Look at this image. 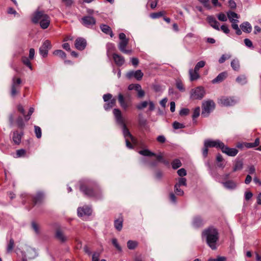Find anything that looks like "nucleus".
Here are the masks:
<instances>
[{
  "label": "nucleus",
  "mask_w": 261,
  "mask_h": 261,
  "mask_svg": "<svg viewBox=\"0 0 261 261\" xmlns=\"http://www.w3.org/2000/svg\"><path fill=\"white\" fill-rule=\"evenodd\" d=\"M202 238L205 240L208 246L213 250L217 248V243L219 239L217 230L214 227L204 229L202 233Z\"/></svg>",
  "instance_id": "1"
},
{
  "label": "nucleus",
  "mask_w": 261,
  "mask_h": 261,
  "mask_svg": "<svg viewBox=\"0 0 261 261\" xmlns=\"http://www.w3.org/2000/svg\"><path fill=\"white\" fill-rule=\"evenodd\" d=\"M113 114L115 116L117 123L122 127L123 134L125 140L126 147L129 149L133 148V146L129 140V138L132 137V135L126 127V125L124 122V119L122 116L121 111L118 109H114L113 110Z\"/></svg>",
  "instance_id": "2"
},
{
  "label": "nucleus",
  "mask_w": 261,
  "mask_h": 261,
  "mask_svg": "<svg viewBox=\"0 0 261 261\" xmlns=\"http://www.w3.org/2000/svg\"><path fill=\"white\" fill-rule=\"evenodd\" d=\"M32 21L34 23L39 22L42 29H47L50 24V19L48 15L42 11H36L32 17Z\"/></svg>",
  "instance_id": "3"
},
{
  "label": "nucleus",
  "mask_w": 261,
  "mask_h": 261,
  "mask_svg": "<svg viewBox=\"0 0 261 261\" xmlns=\"http://www.w3.org/2000/svg\"><path fill=\"white\" fill-rule=\"evenodd\" d=\"M22 261L34 259L38 255L36 250L31 246L25 245L21 251Z\"/></svg>",
  "instance_id": "4"
},
{
  "label": "nucleus",
  "mask_w": 261,
  "mask_h": 261,
  "mask_svg": "<svg viewBox=\"0 0 261 261\" xmlns=\"http://www.w3.org/2000/svg\"><path fill=\"white\" fill-rule=\"evenodd\" d=\"M215 104L212 100L204 101L202 105L201 115L204 117H207L210 113L215 109Z\"/></svg>",
  "instance_id": "5"
},
{
  "label": "nucleus",
  "mask_w": 261,
  "mask_h": 261,
  "mask_svg": "<svg viewBox=\"0 0 261 261\" xmlns=\"http://www.w3.org/2000/svg\"><path fill=\"white\" fill-rule=\"evenodd\" d=\"M103 99L104 101L106 102L103 106L105 110L106 111L110 110L116 105V99L113 98V96L111 94L108 93L104 94Z\"/></svg>",
  "instance_id": "6"
},
{
  "label": "nucleus",
  "mask_w": 261,
  "mask_h": 261,
  "mask_svg": "<svg viewBox=\"0 0 261 261\" xmlns=\"http://www.w3.org/2000/svg\"><path fill=\"white\" fill-rule=\"evenodd\" d=\"M205 93L204 88L199 86L191 90L190 97L193 99H201L204 97Z\"/></svg>",
  "instance_id": "7"
},
{
  "label": "nucleus",
  "mask_w": 261,
  "mask_h": 261,
  "mask_svg": "<svg viewBox=\"0 0 261 261\" xmlns=\"http://www.w3.org/2000/svg\"><path fill=\"white\" fill-rule=\"evenodd\" d=\"M21 80L20 78L14 77L12 79V84L11 86V95L14 97L19 93L20 89V84Z\"/></svg>",
  "instance_id": "8"
},
{
  "label": "nucleus",
  "mask_w": 261,
  "mask_h": 261,
  "mask_svg": "<svg viewBox=\"0 0 261 261\" xmlns=\"http://www.w3.org/2000/svg\"><path fill=\"white\" fill-rule=\"evenodd\" d=\"M80 190L85 195L89 197H95L96 198L101 197V193H97L96 191L87 187L84 185H81Z\"/></svg>",
  "instance_id": "9"
},
{
  "label": "nucleus",
  "mask_w": 261,
  "mask_h": 261,
  "mask_svg": "<svg viewBox=\"0 0 261 261\" xmlns=\"http://www.w3.org/2000/svg\"><path fill=\"white\" fill-rule=\"evenodd\" d=\"M22 198H26L27 200H32L34 204L38 203L41 201L43 198V194L41 192H38L36 196H33L31 195L23 193L21 195Z\"/></svg>",
  "instance_id": "10"
},
{
  "label": "nucleus",
  "mask_w": 261,
  "mask_h": 261,
  "mask_svg": "<svg viewBox=\"0 0 261 261\" xmlns=\"http://www.w3.org/2000/svg\"><path fill=\"white\" fill-rule=\"evenodd\" d=\"M237 102V100L233 97L223 96L218 99V103L225 107L232 106L234 105Z\"/></svg>",
  "instance_id": "11"
},
{
  "label": "nucleus",
  "mask_w": 261,
  "mask_h": 261,
  "mask_svg": "<svg viewBox=\"0 0 261 261\" xmlns=\"http://www.w3.org/2000/svg\"><path fill=\"white\" fill-rule=\"evenodd\" d=\"M50 42L46 40L44 41L42 45L39 48V53L43 57H46L48 55V50L51 48Z\"/></svg>",
  "instance_id": "12"
},
{
  "label": "nucleus",
  "mask_w": 261,
  "mask_h": 261,
  "mask_svg": "<svg viewBox=\"0 0 261 261\" xmlns=\"http://www.w3.org/2000/svg\"><path fill=\"white\" fill-rule=\"evenodd\" d=\"M81 22L86 27L91 28L95 24L96 20L93 17L88 15L82 17L81 19Z\"/></svg>",
  "instance_id": "13"
},
{
  "label": "nucleus",
  "mask_w": 261,
  "mask_h": 261,
  "mask_svg": "<svg viewBox=\"0 0 261 261\" xmlns=\"http://www.w3.org/2000/svg\"><path fill=\"white\" fill-rule=\"evenodd\" d=\"M204 145L205 147H216L221 149L223 145V143L219 140H206L204 141Z\"/></svg>",
  "instance_id": "14"
},
{
  "label": "nucleus",
  "mask_w": 261,
  "mask_h": 261,
  "mask_svg": "<svg viewBox=\"0 0 261 261\" xmlns=\"http://www.w3.org/2000/svg\"><path fill=\"white\" fill-rule=\"evenodd\" d=\"M92 213V209L89 206H84L77 208V215L80 217L89 216Z\"/></svg>",
  "instance_id": "15"
},
{
  "label": "nucleus",
  "mask_w": 261,
  "mask_h": 261,
  "mask_svg": "<svg viewBox=\"0 0 261 261\" xmlns=\"http://www.w3.org/2000/svg\"><path fill=\"white\" fill-rule=\"evenodd\" d=\"M223 146H222L221 150L222 152L230 156H234L238 153V150L234 148H229L225 146L223 143Z\"/></svg>",
  "instance_id": "16"
},
{
  "label": "nucleus",
  "mask_w": 261,
  "mask_h": 261,
  "mask_svg": "<svg viewBox=\"0 0 261 261\" xmlns=\"http://www.w3.org/2000/svg\"><path fill=\"white\" fill-rule=\"evenodd\" d=\"M128 43V40H120L118 44V48L119 50L123 53L125 54H130L132 53V49H126L125 48Z\"/></svg>",
  "instance_id": "17"
},
{
  "label": "nucleus",
  "mask_w": 261,
  "mask_h": 261,
  "mask_svg": "<svg viewBox=\"0 0 261 261\" xmlns=\"http://www.w3.org/2000/svg\"><path fill=\"white\" fill-rule=\"evenodd\" d=\"M86 41L83 38H78L75 41V47L80 50H83L86 46Z\"/></svg>",
  "instance_id": "18"
},
{
  "label": "nucleus",
  "mask_w": 261,
  "mask_h": 261,
  "mask_svg": "<svg viewBox=\"0 0 261 261\" xmlns=\"http://www.w3.org/2000/svg\"><path fill=\"white\" fill-rule=\"evenodd\" d=\"M206 20L212 28L216 30H220L219 23L214 16H207Z\"/></svg>",
  "instance_id": "19"
},
{
  "label": "nucleus",
  "mask_w": 261,
  "mask_h": 261,
  "mask_svg": "<svg viewBox=\"0 0 261 261\" xmlns=\"http://www.w3.org/2000/svg\"><path fill=\"white\" fill-rule=\"evenodd\" d=\"M113 58L115 64L118 66H121L124 63L125 59L124 57L121 55L117 54H113Z\"/></svg>",
  "instance_id": "20"
},
{
  "label": "nucleus",
  "mask_w": 261,
  "mask_h": 261,
  "mask_svg": "<svg viewBox=\"0 0 261 261\" xmlns=\"http://www.w3.org/2000/svg\"><path fill=\"white\" fill-rule=\"evenodd\" d=\"M227 73L226 72H223L218 75V76L213 79L212 81L213 84L219 83L224 81L227 77Z\"/></svg>",
  "instance_id": "21"
},
{
  "label": "nucleus",
  "mask_w": 261,
  "mask_h": 261,
  "mask_svg": "<svg viewBox=\"0 0 261 261\" xmlns=\"http://www.w3.org/2000/svg\"><path fill=\"white\" fill-rule=\"evenodd\" d=\"M23 135V133H19L17 131H15L13 132V135L12 137V139L13 142L17 145H18L20 143L21 141V138Z\"/></svg>",
  "instance_id": "22"
},
{
  "label": "nucleus",
  "mask_w": 261,
  "mask_h": 261,
  "mask_svg": "<svg viewBox=\"0 0 261 261\" xmlns=\"http://www.w3.org/2000/svg\"><path fill=\"white\" fill-rule=\"evenodd\" d=\"M223 186L227 189L233 190L237 187V184L232 180H227L225 182H222Z\"/></svg>",
  "instance_id": "23"
},
{
  "label": "nucleus",
  "mask_w": 261,
  "mask_h": 261,
  "mask_svg": "<svg viewBox=\"0 0 261 261\" xmlns=\"http://www.w3.org/2000/svg\"><path fill=\"white\" fill-rule=\"evenodd\" d=\"M241 30L246 33H250L252 31L251 25L247 21L244 22L240 25Z\"/></svg>",
  "instance_id": "24"
},
{
  "label": "nucleus",
  "mask_w": 261,
  "mask_h": 261,
  "mask_svg": "<svg viewBox=\"0 0 261 261\" xmlns=\"http://www.w3.org/2000/svg\"><path fill=\"white\" fill-rule=\"evenodd\" d=\"M190 80L191 81L197 80L200 77V75L197 71L190 69L189 70Z\"/></svg>",
  "instance_id": "25"
},
{
  "label": "nucleus",
  "mask_w": 261,
  "mask_h": 261,
  "mask_svg": "<svg viewBox=\"0 0 261 261\" xmlns=\"http://www.w3.org/2000/svg\"><path fill=\"white\" fill-rule=\"evenodd\" d=\"M118 100L120 103V106L124 110L127 109L128 105L124 100L123 95L121 93H119L118 95Z\"/></svg>",
  "instance_id": "26"
},
{
  "label": "nucleus",
  "mask_w": 261,
  "mask_h": 261,
  "mask_svg": "<svg viewBox=\"0 0 261 261\" xmlns=\"http://www.w3.org/2000/svg\"><path fill=\"white\" fill-rule=\"evenodd\" d=\"M192 224L194 227H199L203 225V221L200 217H195L193 219Z\"/></svg>",
  "instance_id": "27"
},
{
  "label": "nucleus",
  "mask_w": 261,
  "mask_h": 261,
  "mask_svg": "<svg viewBox=\"0 0 261 261\" xmlns=\"http://www.w3.org/2000/svg\"><path fill=\"white\" fill-rule=\"evenodd\" d=\"M123 225V218L122 217H119L118 219H116L114 221V226L115 228L118 230L120 231L122 229Z\"/></svg>",
  "instance_id": "28"
},
{
  "label": "nucleus",
  "mask_w": 261,
  "mask_h": 261,
  "mask_svg": "<svg viewBox=\"0 0 261 261\" xmlns=\"http://www.w3.org/2000/svg\"><path fill=\"white\" fill-rule=\"evenodd\" d=\"M56 237L61 242H65L67 238L60 230L58 229L56 231Z\"/></svg>",
  "instance_id": "29"
},
{
  "label": "nucleus",
  "mask_w": 261,
  "mask_h": 261,
  "mask_svg": "<svg viewBox=\"0 0 261 261\" xmlns=\"http://www.w3.org/2000/svg\"><path fill=\"white\" fill-rule=\"evenodd\" d=\"M227 17L230 21L232 22L238 20L237 19L239 18V15L234 12L229 11L227 12Z\"/></svg>",
  "instance_id": "30"
},
{
  "label": "nucleus",
  "mask_w": 261,
  "mask_h": 261,
  "mask_svg": "<svg viewBox=\"0 0 261 261\" xmlns=\"http://www.w3.org/2000/svg\"><path fill=\"white\" fill-rule=\"evenodd\" d=\"M100 29L103 33L107 34H110L111 37H113V32L110 27L106 24H102L100 25Z\"/></svg>",
  "instance_id": "31"
},
{
  "label": "nucleus",
  "mask_w": 261,
  "mask_h": 261,
  "mask_svg": "<svg viewBox=\"0 0 261 261\" xmlns=\"http://www.w3.org/2000/svg\"><path fill=\"white\" fill-rule=\"evenodd\" d=\"M231 67L234 70L238 71L240 68L239 61L237 59H234L231 62Z\"/></svg>",
  "instance_id": "32"
},
{
  "label": "nucleus",
  "mask_w": 261,
  "mask_h": 261,
  "mask_svg": "<svg viewBox=\"0 0 261 261\" xmlns=\"http://www.w3.org/2000/svg\"><path fill=\"white\" fill-rule=\"evenodd\" d=\"M243 163L241 160H237L234 163L233 171H236L237 170H240L243 168Z\"/></svg>",
  "instance_id": "33"
},
{
  "label": "nucleus",
  "mask_w": 261,
  "mask_h": 261,
  "mask_svg": "<svg viewBox=\"0 0 261 261\" xmlns=\"http://www.w3.org/2000/svg\"><path fill=\"white\" fill-rule=\"evenodd\" d=\"M187 186V179L186 178L181 177L178 179V181L175 185L176 187H180L181 186Z\"/></svg>",
  "instance_id": "34"
},
{
  "label": "nucleus",
  "mask_w": 261,
  "mask_h": 261,
  "mask_svg": "<svg viewBox=\"0 0 261 261\" xmlns=\"http://www.w3.org/2000/svg\"><path fill=\"white\" fill-rule=\"evenodd\" d=\"M236 81L241 85H244L247 83V80L246 77L244 75H241L237 77Z\"/></svg>",
  "instance_id": "35"
},
{
  "label": "nucleus",
  "mask_w": 261,
  "mask_h": 261,
  "mask_svg": "<svg viewBox=\"0 0 261 261\" xmlns=\"http://www.w3.org/2000/svg\"><path fill=\"white\" fill-rule=\"evenodd\" d=\"M29 59V58L23 56L22 57L21 61L25 65L28 67L31 70H32V66Z\"/></svg>",
  "instance_id": "36"
},
{
  "label": "nucleus",
  "mask_w": 261,
  "mask_h": 261,
  "mask_svg": "<svg viewBox=\"0 0 261 261\" xmlns=\"http://www.w3.org/2000/svg\"><path fill=\"white\" fill-rule=\"evenodd\" d=\"M139 153L144 156H154L155 155V154L148 149H144L139 151Z\"/></svg>",
  "instance_id": "37"
},
{
  "label": "nucleus",
  "mask_w": 261,
  "mask_h": 261,
  "mask_svg": "<svg viewBox=\"0 0 261 261\" xmlns=\"http://www.w3.org/2000/svg\"><path fill=\"white\" fill-rule=\"evenodd\" d=\"M138 245V243L136 241L129 240L127 243V246L129 249H134Z\"/></svg>",
  "instance_id": "38"
},
{
  "label": "nucleus",
  "mask_w": 261,
  "mask_h": 261,
  "mask_svg": "<svg viewBox=\"0 0 261 261\" xmlns=\"http://www.w3.org/2000/svg\"><path fill=\"white\" fill-rule=\"evenodd\" d=\"M54 55L60 57L63 59L66 57V54L62 50H56L53 53Z\"/></svg>",
  "instance_id": "39"
},
{
  "label": "nucleus",
  "mask_w": 261,
  "mask_h": 261,
  "mask_svg": "<svg viewBox=\"0 0 261 261\" xmlns=\"http://www.w3.org/2000/svg\"><path fill=\"white\" fill-rule=\"evenodd\" d=\"M14 246V240L11 239H10L9 243H8L7 247V252L8 253H10L12 252V251L13 249Z\"/></svg>",
  "instance_id": "40"
},
{
  "label": "nucleus",
  "mask_w": 261,
  "mask_h": 261,
  "mask_svg": "<svg viewBox=\"0 0 261 261\" xmlns=\"http://www.w3.org/2000/svg\"><path fill=\"white\" fill-rule=\"evenodd\" d=\"M143 76V73L142 72L141 70H138L134 71V77L137 80H141Z\"/></svg>",
  "instance_id": "41"
},
{
  "label": "nucleus",
  "mask_w": 261,
  "mask_h": 261,
  "mask_svg": "<svg viewBox=\"0 0 261 261\" xmlns=\"http://www.w3.org/2000/svg\"><path fill=\"white\" fill-rule=\"evenodd\" d=\"M181 166V163L178 159L174 160L172 163V168L174 169H177Z\"/></svg>",
  "instance_id": "42"
},
{
  "label": "nucleus",
  "mask_w": 261,
  "mask_h": 261,
  "mask_svg": "<svg viewBox=\"0 0 261 261\" xmlns=\"http://www.w3.org/2000/svg\"><path fill=\"white\" fill-rule=\"evenodd\" d=\"M205 65V62L204 61H200L198 62L195 65L194 69L198 72L200 68L203 67Z\"/></svg>",
  "instance_id": "43"
},
{
  "label": "nucleus",
  "mask_w": 261,
  "mask_h": 261,
  "mask_svg": "<svg viewBox=\"0 0 261 261\" xmlns=\"http://www.w3.org/2000/svg\"><path fill=\"white\" fill-rule=\"evenodd\" d=\"M35 133L36 136L37 138H40L41 137L42 133L41 128L38 126H35Z\"/></svg>",
  "instance_id": "44"
},
{
  "label": "nucleus",
  "mask_w": 261,
  "mask_h": 261,
  "mask_svg": "<svg viewBox=\"0 0 261 261\" xmlns=\"http://www.w3.org/2000/svg\"><path fill=\"white\" fill-rule=\"evenodd\" d=\"M230 57L231 55L229 54H224L219 59V62L220 63H223L226 60L229 59L230 58Z\"/></svg>",
  "instance_id": "45"
},
{
  "label": "nucleus",
  "mask_w": 261,
  "mask_h": 261,
  "mask_svg": "<svg viewBox=\"0 0 261 261\" xmlns=\"http://www.w3.org/2000/svg\"><path fill=\"white\" fill-rule=\"evenodd\" d=\"M164 14L163 12H159L150 14V16L152 19H156L162 16Z\"/></svg>",
  "instance_id": "46"
},
{
  "label": "nucleus",
  "mask_w": 261,
  "mask_h": 261,
  "mask_svg": "<svg viewBox=\"0 0 261 261\" xmlns=\"http://www.w3.org/2000/svg\"><path fill=\"white\" fill-rule=\"evenodd\" d=\"M200 112V109L199 107L196 108L193 111V114L192 115V118L193 119L197 118L199 115Z\"/></svg>",
  "instance_id": "47"
},
{
  "label": "nucleus",
  "mask_w": 261,
  "mask_h": 261,
  "mask_svg": "<svg viewBox=\"0 0 261 261\" xmlns=\"http://www.w3.org/2000/svg\"><path fill=\"white\" fill-rule=\"evenodd\" d=\"M16 123H17V126L19 128H23L24 127V123L23 122L22 117H19L16 120Z\"/></svg>",
  "instance_id": "48"
},
{
  "label": "nucleus",
  "mask_w": 261,
  "mask_h": 261,
  "mask_svg": "<svg viewBox=\"0 0 261 261\" xmlns=\"http://www.w3.org/2000/svg\"><path fill=\"white\" fill-rule=\"evenodd\" d=\"M32 229L34 230L36 234L39 233V227L38 225L35 222H32L31 224Z\"/></svg>",
  "instance_id": "49"
},
{
  "label": "nucleus",
  "mask_w": 261,
  "mask_h": 261,
  "mask_svg": "<svg viewBox=\"0 0 261 261\" xmlns=\"http://www.w3.org/2000/svg\"><path fill=\"white\" fill-rule=\"evenodd\" d=\"M112 242L113 245L116 247V248L118 250H119V251H122V248H121V246L118 243V242H117V240L116 239H115V238L113 239L112 240Z\"/></svg>",
  "instance_id": "50"
},
{
  "label": "nucleus",
  "mask_w": 261,
  "mask_h": 261,
  "mask_svg": "<svg viewBox=\"0 0 261 261\" xmlns=\"http://www.w3.org/2000/svg\"><path fill=\"white\" fill-rule=\"evenodd\" d=\"M173 127L174 129H177L179 128H184L185 125L182 123H180L178 122L175 121L173 123Z\"/></svg>",
  "instance_id": "51"
},
{
  "label": "nucleus",
  "mask_w": 261,
  "mask_h": 261,
  "mask_svg": "<svg viewBox=\"0 0 261 261\" xmlns=\"http://www.w3.org/2000/svg\"><path fill=\"white\" fill-rule=\"evenodd\" d=\"M148 102L146 101H144L137 106V108L139 110H142L147 107Z\"/></svg>",
  "instance_id": "52"
},
{
  "label": "nucleus",
  "mask_w": 261,
  "mask_h": 261,
  "mask_svg": "<svg viewBox=\"0 0 261 261\" xmlns=\"http://www.w3.org/2000/svg\"><path fill=\"white\" fill-rule=\"evenodd\" d=\"M174 192L178 196H182L184 194V192L182 190H181L180 187H176L174 186Z\"/></svg>",
  "instance_id": "53"
},
{
  "label": "nucleus",
  "mask_w": 261,
  "mask_h": 261,
  "mask_svg": "<svg viewBox=\"0 0 261 261\" xmlns=\"http://www.w3.org/2000/svg\"><path fill=\"white\" fill-rule=\"evenodd\" d=\"M226 258L224 256H218L216 258H210L207 261H226Z\"/></svg>",
  "instance_id": "54"
},
{
  "label": "nucleus",
  "mask_w": 261,
  "mask_h": 261,
  "mask_svg": "<svg viewBox=\"0 0 261 261\" xmlns=\"http://www.w3.org/2000/svg\"><path fill=\"white\" fill-rule=\"evenodd\" d=\"M139 84H130L128 86V89L129 90H137L140 88Z\"/></svg>",
  "instance_id": "55"
},
{
  "label": "nucleus",
  "mask_w": 261,
  "mask_h": 261,
  "mask_svg": "<svg viewBox=\"0 0 261 261\" xmlns=\"http://www.w3.org/2000/svg\"><path fill=\"white\" fill-rule=\"evenodd\" d=\"M34 111V109L33 108H30L28 115H24L25 120L26 121H28L30 119L31 116L32 115V114H33Z\"/></svg>",
  "instance_id": "56"
},
{
  "label": "nucleus",
  "mask_w": 261,
  "mask_h": 261,
  "mask_svg": "<svg viewBox=\"0 0 261 261\" xmlns=\"http://www.w3.org/2000/svg\"><path fill=\"white\" fill-rule=\"evenodd\" d=\"M244 43L247 47L249 48H253L252 42L250 39L248 38L245 39Z\"/></svg>",
  "instance_id": "57"
},
{
  "label": "nucleus",
  "mask_w": 261,
  "mask_h": 261,
  "mask_svg": "<svg viewBox=\"0 0 261 261\" xmlns=\"http://www.w3.org/2000/svg\"><path fill=\"white\" fill-rule=\"evenodd\" d=\"M25 150H24L23 149L17 150L16 151V157L19 158V157L23 156L25 155Z\"/></svg>",
  "instance_id": "58"
},
{
  "label": "nucleus",
  "mask_w": 261,
  "mask_h": 261,
  "mask_svg": "<svg viewBox=\"0 0 261 261\" xmlns=\"http://www.w3.org/2000/svg\"><path fill=\"white\" fill-rule=\"evenodd\" d=\"M176 87L181 91L185 90L182 83L180 81H177L176 83Z\"/></svg>",
  "instance_id": "59"
},
{
  "label": "nucleus",
  "mask_w": 261,
  "mask_h": 261,
  "mask_svg": "<svg viewBox=\"0 0 261 261\" xmlns=\"http://www.w3.org/2000/svg\"><path fill=\"white\" fill-rule=\"evenodd\" d=\"M177 174L179 176L183 177L187 174V172L184 168H181L177 171Z\"/></svg>",
  "instance_id": "60"
},
{
  "label": "nucleus",
  "mask_w": 261,
  "mask_h": 261,
  "mask_svg": "<svg viewBox=\"0 0 261 261\" xmlns=\"http://www.w3.org/2000/svg\"><path fill=\"white\" fill-rule=\"evenodd\" d=\"M218 18L219 20L222 21H226L227 20V17L226 15L223 13H220L218 15Z\"/></svg>",
  "instance_id": "61"
},
{
  "label": "nucleus",
  "mask_w": 261,
  "mask_h": 261,
  "mask_svg": "<svg viewBox=\"0 0 261 261\" xmlns=\"http://www.w3.org/2000/svg\"><path fill=\"white\" fill-rule=\"evenodd\" d=\"M189 112L190 111L188 109L183 108L180 111L179 114L181 116L187 115L189 114Z\"/></svg>",
  "instance_id": "62"
},
{
  "label": "nucleus",
  "mask_w": 261,
  "mask_h": 261,
  "mask_svg": "<svg viewBox=\"0 0 261 261\" xmlns=\"http://www.w3.org/2000/svg\"><path fill=\"white\" fill-rule=\"evenodd\" d=\"M221 30L224 33L228 34L229 33V29L226 25H222L220 30Z\"/></svg>",
  "instance_id": "63"
},
{
  "label": "nucleus",
  "mask_w": 261,
  "mask_h": 261,
  "mask_svg": "<svg viewBox=\"0 0 261 261\" xmlns=\"http://www.w3.org/2000/svg\"><path fill=\"white\" fill-rule=\"evenodd\" d=\"M99 257V253L98 252H94L92 255V261H98Z\"/></svg>",
  "instance_id": "64"
}]
</instances>
